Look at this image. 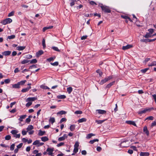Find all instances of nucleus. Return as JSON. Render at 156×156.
Masks as SVG:
<instances>
[{"instance_id": "obj_1", "label": "nucleus", "mask_w": 156, "mask_h": 156, "mask_svg": "<svg viewBox=\"0 0 156 156\" xmlns=\"http://www.w3.org/2000/svg\"><path fill=\"white\" fill-rule=\"evenodd\" d=\"M100 6L102 10L106 13H110L111 10L110 8L108 6L104 5L102 4H101Z\"/></svg>"}, {"instance_id": "obj_2", "label": "nucleus", "mask_w": 156, "mask_h": 156, "mask_svg": "<svg viewBox=\"0 0 156 156\" xmlns=\"http://www.w3.org/2000/svg\"><path fill=\"white\" fill-rule=\"evenodd\" d=\"M112 78V76H110L108 77L105 78L103 80H102L99 83L101 85H102L105 83H106L108 81L111 80Z\"/></svg>"}, {"instance_id": "obj_3", "label": "nucleus", "mask_w": 156, "mask_h": 156, "mask_svg": "<svg viewBox=\"0 0 156 156\" xmlns=\"http://www.w3.org/2000/svg\"><path fill=\"white\" fill-rule=\"evenodd\" d=\"M12 21V20L10 18H8L2 20L1 23L3 25H6L7 24L11 23Z\"/></svg>"}, {"instance_id": "obj_4", "label": "nucleus", "mask_w": 156, "mask_h": 156, "mask_svg": "<svg viewBox=\"0 0 156 156\" xmlns=\"http://www.w3.org/2000/svg\"><path fill=\"white\" fill-rule=\"evenodd\" d=\"M54 151V148H48L46 151L48 152V154L49 155H51L53 154V152Z\"/></svg>"}, {"instance_id": "obj_5", "label": "nucleus", "mask_w": 156, "mask_h": 156, "mask_svg": "<svg viewBox=\"0 0 156 156\" xmlns=\"http://www.w3.org/2000/svg\"><path fill=\"white\" fill-rule=\"evenodd\" d=\"M151 109H152V108H145L143 110L139 111L138 112V114H141L143 113H146L147 112L151 111Z\"/></svg>"}, {"instance_id": "obj_6", "label": "nucleus", "mask_w": 156, "mask_h": 156, "mask_svg": "<svg viewBox=\"0 0 156 156\" xmlns=\"http://www.w3.org/2000/svg\"><path fill=\"white\" fill-rule=\"evenodd\" d=\"M68 135L66 134H64L62 136L59 137L58 139V140L59 141H63L66 139Z\"/></svg>"}, {"instance_id": "obj_7", "label": "nucleus", "mask_w": 156, "mask_h": 156, "mask_svg": "<svg viewBox=\"0 0 156 156\" xmlns=\"http://www.w3.org/2000/svg\"><path fill=\"white\" fill-rule=\"evenodd\" d=\"M128 142L127 141H124L120 144V146L122 147H127L129 145V144H127Z\"/></svg>"}, {"instance_id": "obj_8", "label": "nucleus", "mask_w": 156, "mask_h": 156, "mask_svg": "<svg viewBox=\"0 0 156 156\" xmlns=\"http://www.w3.org/2000/svg\"><path fill=\"white\" fill-rule=\"evenodd\" d=\"M133 47V46L130 44H127L126 46H123L122 48V49L123 50H126L130 48H131Z\"/></svg>"}, {"instance_id": "obj_9", "label": "nucleus", "mask_w": 156, "mask_h": 156, "mask_svg": "<svg viewBox=\"0 0 156 156\" xmlns=\"http://www.w3.org/2000/svg\"><path fill=\"white\" fill-rule=\"evenodd\" d=\"M143 131L145 133L147 136H148L149 135V132L147 130V126H145L143 128Z\"/></svg>"}, {"instance_id": "obj_10", "label": "nucleus", "mask_w": 156, "mask_h": 156, "mask_svg": "<svg viewBox=\"0 0 156 156\" xmlns=\"http://www.w3.org/2000/svg\"><path fill=\"white\" fill-rule=\"evenodd\" d=\"M37 98L35 97H32V98H29L27 99L26 101L27 102L28 101H34L37 100Z\"/></svg>"}, {"instance_id": "obj_11", "label": "nucleus", "mask_w": 156, "mask_h": 156, "mask_svg": "<svg viewBox=\"0 0 156 156\" xmlns=\"http://www.w3.org/2000/svg\"><path fill=\"white\" fill-rule=\"evenodd\" d=\"M126 123L128 124L132 125L135 126H136V124L134 121H126Z\"/></svg>"}, {"instance_id": "obj_12", "label": "nucleus", "mask_w": 156, "mask_h": 156, "mask_svg": "<svg viewBox=\"0 0 156 156\" xmlns=\"http://www.w3.org/2000/svg\"><path fill=\"white\" fill-rule=\"evenodd\" d=\"M96 111L98 112V113L101 114H105L106 113V111L102 110H97Z\"/></svg>"}, {"instance_id": "obj_13", "label": "nucleus", "mask_w": 156, "mask_h": 156, "mask_svg": "<svg viewBox=\"0 0 156 156\" xmlns=\"http://www.w3.org/2000/svg\"><path fill=\"white\" fill-rule=\"evenodd\" d=\"M11 53V51H6L2 53V54L4 55L7 56L9 55Z\"/></svg>"}, {"instance_id": "obj_14", "label": "nucleus", "mask_w": 156, "mask_h": 156, "mask_svg": "<svg viewBox=\"0 0 156 156\" xmlns=\"http://www.w3.org/2000/svg\"><path fill=\"white\" fill-rule=\"evenodd\" d=\"M43 53V51L42 50H40L36 53V56L38 57L42 55Z\"/></svg>"}, {"instance_id": "obj_15", "label": "nucleus", "mask_w": 156, "mask_h": 156, "mask_svg": "<svg viewBox=\"0 0 156 156\" xmlns=\"http://www.w3.org/2000/svg\"><path fill=\"white\" fill-rule=\"evenodd\" d=\"M140 155V156H148L149 154L148 152H141Z\"/></svg>"}, {"instance_id": "obj_16", "label": "nucleus", "mask_w": 156, "mask_h": 156, "mask_svg": "<svg viewBox=\"0 0 156 156\" xmlns=\"http://www.w3.org/2000/svg\"><path fill=\"white\" fill-rule=\"evenodd\" d=\"M53 27V26H51L44 27L43 29V32H44L46 30L48 29H51Z\"/></svg>"}, {"instance_id": "obj_17", "label": "nucleus", "mask_w": 156, "mask_h": 156, "mask_svg": "<svg viewBox=\"0 0 156 156\" xmlns=\"http://www.w3.org/2000/svg\"><path fill=\"white\" fill-rule=\"evenodd\" d=\"M115 82V81H113V82L110 83H109L106 86V88H109L110 87H111L114 84Z\"/></svg>"}, {"instance_id": "obj_18", "label": "nucleus", "mask_w": 156, "mask_h": 156, "mask_svg": "<svg viewBox=\"0 0 156 156\" xmlns=\"http://www.w3.org/2000/svg\"><path fill=\"white\" fill-rule=\"evenodd\" d=\"M25 46H18L16 48V49L19 51L23 50L25 49Z\"/></svg>"}, {"instance_id": "obj_19", "label": "nucleus", "mask_w": 156, "mask_h": 156, "mask_svg": "<svg viewBox=\"0 0 156 156\" xmlns=\"http://www.w3.org/2000/svg\"><path fill=\"white\" fill-rule=\"evenodd\" d=\"M41 140L43 142H45L48 141L49 139L47 136H43L41 137Z\"/></svg>"}, {"instance_id": "obj_20", "label": "nucleus", "mask_w": 156, "mask_h": 156, "mask_svg": "<svg viewBox=\"0 0 156 156\" xmlns=\"http://www.w3.org/2000/svg\"><path fill=\"white\" fill-rule=\"evenodd\" d=\"M86 121L87 119L85 118H82L78 120V121L79 123H81Z\"/></svg>"}, {"instance_id": "obj_21", "label": "nucleus", "mask_w": 156, "mask_h": 156, "mask_svg": "<svg viewBox=\"0 0 156 156\" xmlns=\"http://www.w3.org/2000/svg\"><path fill=\"white\" fill-rule=\"evenodd\" d=\"M30 88L31 87L30 86L29 87H27V88L23 89L21 91L23 92H25L28 91Z\"/></svg>"}, {"instance_id": "obj_22", "label": "nucleus", "mask_w": 156, "mask_h": 156, "mask_svg": "<svg viewBox=\"0 0 156 156\" xmlns=\"http://www.w3.org/2000/svg\"><path fill=\"white\" fill-rule=\"evenodd\" d=\"M73 90V88L71 87H68L67 89V92L69 94H70Z\"/></svg>"}, {"instance_id": "obj_23", "label": "nucleus", "mask_w": 156, "mask_h": 156, "mask_svg": "<svg viewBox=\"0 0 156 156\" xmlns=\"http://www.w3.org/2000/svg\"><path fill=\"white\" fill-rule=\"evenodd\" d=\"M148 66H156V61H153L151 63H149L148 64Z\"/></svg>"}, {"instance_id": "obj_24", "label": "nucleus", "mask_w": 156, "mask_h": 156, "mask_svg": "<svg viewBox=\"0 0 156 156\" xmlns=\"http://www.w3.org/2000/svg\"><path fill=\"white\" fill-rule=\"evenodd\" d=\"M49 122L53 124L55 122V119L54 117H50L49 120Z\"/></svg>"}, {"instance_id": "obj_25", "label": "nucleus", "mask_w": 156, "mask_h": 156, "mask_svg": "<svg viewBox=\"0 0 156 156\" xmlns=\"http://www.w3.org/2000/svg\"><path fill=\"white\" fill-rule=\"evenodd\" d=\"M75 126H76L75 125H71L70 127V130L72 131H73L75 129Z\"/></svg>"}, {"instance_id": "obj_26", "label": "nucleus", "mask_w": 156, "mask_h": 156, "mask_svg": "<svg viewBox=\"0 0 156 156\" xmlns=\"http://www.w3.org/2000/svg\"><path fill=\"white\" fill-rule=\"evenodd\" d=\"M33 126L31 125H30L28 126V127L27 128V131L33 129Z\"/></svg>"}, {"instance_id": "obj_27", "label": "nucleus", "mask_w": 156, "mask_h": 156, "mask_svg": "<svg viewBox=\"0 0 156 156\" xmlns=\"http://www.w3.org/2000/svg\"><path fill=\"white\" fill-rule=\"evenodd\" d=\"M30 62V61L28 60V59H25L23 60V61H22L21 62V63L22 64H25L26 63H28V62Z\"/></svg>"}, {"instance_id": "obj_28", "label": "nucleus", "mask_w": 156, "mask_h": 156, "mask_svg": "<svg viewBox=\"0 0 156 156\" xmlns=\"http://www.w3.org/2000/svg\"><path fill=\"white\" fill-rule=\"evenodd\" d=\"M45 133V131H42L41 130H40L38 133V135L40 136H42L44 135Z\"/></svg>"}, {"instance_id": "obj_29", "label": "nucleus", "mask_w": 156, "mask_h": 156, "mask_svg": "<svg viewBox=\"0 0 156 156\" xmlns=\"http://www.w3.org/2000/svg\"><path fill=\"white\" fill-rule=\"evenodd\" d=\"M121 17L125 19H126V20H127V19H128L130 21H132V20H131V19L128 16H121Z\"/></svg>"}, {"instance_id": "obj_30", "label": "nucleus", "mask_w": 156, "mask_h": 156, "mask_svg": "<svg viewBox=\"0 0 156 156\" xmlns=\"http://www.w3.org/2000/svg\"><path fill=\"white\" fill-rule=\"evenodd\" d=\"M106 119H105L103 120H96V122H97L98 124H101Z\"/></svg>"}, {"instance_id": "obj_31", "label": "nucleus", "mask_w": 156, "mask_h": 156, "mask_svg": "<svg viewBox=\"0 0 156 156\" xmlns=\"http://www.w3.org/2000/svg\"><path fill=\"white\" fill-rule=\"evenodd\" d=\"M99 140L98 139H94L92 140H91L89 141V143L91 144H93L95 142L98 141Z\"/></svg>"}, {"instance_id": "obj_32", "label": "nucleus", "mask_w": 156, "mask_h": 156, "mask_svg": "<svg viewBox=\"0 0 156 156\" xmlns=\"http://www.w3.org/2000/svg\"><path fill=\"white\" fill-rule=\"evenodd\" d=\"M15 37V36L14 35H12L10 36H8L7 37V40L8 39H11L14 38Z\"/></svg>"}, {"instance_id": "obj_33", "label": "nucleus", "mask_w": 156, "mask_h": 156, "mask_svg": "<svg viewBox=\"0 0 156 156\" xmlns=\"http://www.w3.org/2000/svg\"><path fill=\"white\" fill-rule=\"evenodd\" d=\"M20 84L19 83H18L17 84L13 85L12 86V87H13L14 88H19L20 87Z\"/></svg>"}, {"instance_id": "obj_34", "label": "nucleus", "mask_w": 156, "mask_h": 156, "mask_svg": "<svg viewBox=\"0 0 156 156\" xmlns=\"http://www.w3.org/2000/svg\"><path fill=\"white\" fill-rule=\"evenodd\" d=\"M94 136V135L93 133H90L87 135V136H86V138L87 139H90L91 137V136Z\"/></svg>"}, {"instance_id": "obj_35", "label": "nucleus", "mask_w": 156, "mask_h": 156, "mask_svg": "<svg viewBox=\"0 0 156 156\" xmlns=\"http://www.w3.org/2000/svg\"><path fill=\"white\" fill-rule=\"evenodd\" d=\"M59 99H65L66 98V96L64 95H59L57 97Z\"/></svg>"}, {"instance_id": "obj_36", "label": "nucleus", "mask_w": 156, "mask_h": 156, "mask_svg": "<svg viewBox=\"0 0 156 156\" xmlns=\"http://www.w3.org/2000/svg\"><path fill=\"white\" fill-rule=\"evenodd\" d=\"M40 87L44 89H50L48 87L44 85H41Z\"/></svg>"}, {"instance_id": "obj_37", "label": "nucleus", "mask_w": 156, "mask_h": 156, "mask_svg": "<svg viewBox=\"0 0 156 156\" xmlns=\"http://www.w3.org/2000/svg\"><path fill=\"white\" fill-rule=\"evenodd\" d=\"M66 112L64 111H60L58 112L57 113V114H60V115H63V114H66Z\"/></svg>"}, {"instance_id": "obj_38", "label": "nucleus", "mask_w": 156, "mask_h": 156, "mask_svg": "<svg viewBox=\"0 0 156 156\" xmlns=\"http://www.w3.org/2000/svg\"><path fill=\"white\" fill-rule=\"evenodd\" d=\"M55 58V57H51L47 59V61L50 62L54 60Z\"/></svg>"}, {"instance_id": "obj_39", "label": "nucleus", "mask_w": 156, "mask_h": 156, "mask_svg": "<svg viewBox=\"0 0 156 156\" xmlns=\"http://www.w3.org/2000/svg\"><path fill=\"white\" fill-rule=\"evenodd\" d=\"M52 48L56 51H57L58 52H60V50L58 49V48L56 47H52Z\"/></svg>"}, {"instance_id": "obj_40", "label": "nucleus", "mask_w": 156, "mask_h": 156, "mask_svg": "<svg viewBox=\"0 0 156 156\" xmlns=\"http://www.w3.org/2000/svg\"><path fill=\"white\" fill-rule=\"evenodd\" d=\"M11 133L13 135H15L18 133V131L16 130H13L11 131Z\"/></svg>"}, {"instance_id": "obj_41", "label": "nucleus", "mask_w": 156, "mask_h": 156, "mask_svg": "<svg viewBox=\"0 0 156 156\" xmlns=\"http://www.w3.org/2000/svg\"><path fill=\"white\" fill-rule=\"evenodd\" d=\"M144 37L146 38H148L151 37V34L150 33H147Z\"/></svg>"}, {"instance_id": "obj_42", "label": "nucleus", "mask_w": 156, "mask_h": 156, "mask_svg": "<svg viewBox=\"0 0 156 156\" xmlns=\"http://www.w3.org/2000/svg\"><path fill=\"white\" fill-rule=\"evenodd\" d=\"M154 119V117L152 116H150L147 117L145 120H153Z\"/></svg>"}, {"instance_id": "obj_43", "label": "nucleus", "mask_w": 156, "mask_h": 156, "mask_svg": "<svg viewBox=\"0 0 156 156\" xmlns=\"http://www.w3.org/2000/svg\"><path fill=\"white\" fill-rule=\"evenodd\" d=\"M51 64L52 66H56L58 65V63L57 62H55L54 63H51Z\"/></svg>"}, {"instance_id": "obj_44", "label": "nucleus", "mask_w": 156, "mask_h": 156, "mask_svg": "<svg viewBox=\"0 0 156 156\" xmlns=\"http://www.w3.org/2000/svg\"><path fill=\"white\" fill-rule=\"evenodd\" d=\"M39 144V141L38 140H35L33 144L34 145H37Z\"/></svg>"}, {"instance_id": "obj_45", "label": "nucleus", "mask_w": 156, "mask_h": 156, "mask_svg": "<svg viewBox=\"0 0 156 156\" xmlns=\"http://www.w3.org/2000/svg\"><path fill=\"white\" fill-rule=\"evenodd\" d=\"M26 80H22V81H20V82H18V83L20 84V85H23L26 83Z\"/></svg>"}, {"instance_id": "obj_46", "label": "nucleus", "mask_w": 156, "mask_h": 156, "mask_svg": "<svg viewBox=\"0 0 156 156\" xmlns=\"http://www.w3.org/2000/svg\"><path fill=\"white\" fill-rule=\"evenodd\" d=\"M11 138V136L9 135H7L5 136V139L6 140H9Z\"/></svg>"}, {"instance_id": "obj_47", "label": "nucleus", "mask_w": 156, "mask_h": 156, "mask_svg": "<svg viewBox=\"0 0 156 156\" xmlns=\"http://www.w3.org/2000/svg\"><path fill=\"white\" fill-rule=\"evenodd\" d=\"M79 146V143L78 142H76L74 145V148H78V147Z\"/></svg>"}, {"instance_id": "obj_48", "label": "nucleus", "mask_w": 156, "mask_h": 156, "mask_svg": "<svg viewBox=\"0 0 156 156\" xmlns=\"http://www.w3.org/2000/svg\"><path fill=\"white\" fill-rule=\"evenodd\" d=\"M15 146V144H13L11 145L10 147V149L11 150L13 151L14 149Z\"/></svg>"}, {"instance_id": "obj_49", "label": "nucleus", "mask_w": 156, "mask_h": 156, "mask_svg": "<svg viewBox=\"0 0 156 156\" xmlns=\"http://www.w3.org/2000/svg\"><path fill=\"white\" fill-rule=\"evenodd\" d=\"M149 69L148 68H145L144 69H142L141 70V72L143 73H146L147 71Z\"/></svg>"}, {"instance_id": "obj_50", "label": "nucleus", "mask_w": 156, "mask_h": 156, "mask_svg": "<svg viewBox=\"0 0 156 156\" xmlns=\"http://www.w3.org/2000/svg\"><path fill=\"white\" fill-rule=\"evenodd\" d=\"M37 60L36 59H34L32 60L30 62V63H36L37 62Z\"/></svg>"}, {"instance_id": "obj_51", "label": "nucleus", "mask_w": 156, "mask_h": 156, "mask_svg": "<svg viewBox=\"0 0 156 156\" xmlns=\"http://www.w3.org/2000/svg\"><path fill=\"white\" fill-rule=\"evenodd\" d=\"M14 11H12L9 14L8 16L10 17L13 16L14 15Z\"/></svg>"}, {"instance_id": "obj_52", "label": "nucleus", "mask_w": 156, "mask_h": 156, "mask_svg": "<svg viewBox=\"0 0 156 156\" xmlns=\"http://www.w3.org/2000/svg\"><path fill=\"white\" fill-rule=\"evenodd\" d=\"M75 114H81L82 113V112L81 111H76L75 112Z\"/></svg>"}, {"instance_id": "obj_53", "label": "nucleus", "mask_w": 156, "mask_h": 156, "mask_svg": "<svg viewBox=\"0 0 156 156\" xmlns=\"http://www.w3.org/2000/svg\"><path fill=\"white\" fill-rule=\"evenodd\" d=\"M64 145V143L63 142H61L57 145V147H60L63 146Z\"/></svg>"}, {"instance_id": "obj_54", "label": "nucleus", "mask_w": 156, "mask_h": 156, "mask_svg": "<svg viewBox=\"0 0 156 156\" xmlns=\"http://www.w3.org/2000/svg\"><path fill=\"white\" fill-rule=\"evenodd\" d=\"M42 45L44 48H45L46 47L45 44V40L44 39H43L42 40Z\"/></svg>"}, {"instance_id": "obj_55", "label": "nucleus", "mask_w": 156, "mask_h": 156, "mask_svg": "<svg viewBox=\"0 0 156 156\" xmlns=\"http://www.w3.org/2000/svg\"><path fill=\"white\" fill-rule=\"evenodd\" d=\"M66 121V118H62L61 119L59 122H60V123H61L63 122Z\"/></svg>"}, {"instance_id": "obj_56", "label": "nucleus", "mask_w": 156, "mask_h": 156, "mask_svg": "<svg viewBox=\"0 0 156 156\" xmlns=\"http://www.w3.org/2000/svg\"><path fill=\"white\" fill-rule=\"evenodd\" d=\"M97 72L98 73L99 75L100 76H101L102 75V73L101 71L100 70H97Z\"/></svg>"}, {"instance_id": "obj_57", "label": "nucleus", "mask_w": 156, "mask_h": 156, "mask_svg": "<svg viewBox=\"0 0 156 156\" xmlns=\"http://www.w3.org/2000/svg\"><path fill=\"white\" fill-rule=\"evenodd\" d=\"M156 125V121H154L152 122L151 124V127H153Z\"/></svg>"}, {"instance_id": "obj_58", "label": "nucleus", "mask_w": 156, "mask_h": 156, "mask_svg": "<svg viewBox=\"0 0 156 156\" xmlns=\"http://www.w3.org/2000/svg\"><path fill=\"white\" fill-rule=\"evenodd\" d=\"M32 104V103L31 102H28L26 104V106L27 107H29Z\"/></svg>"}, {"instance_id": "obj_59", "label": "nucleus", "mask_w": 156, "mask_h": 156, "mask_svg": "<svg viewBox=\"0 0 156 156\" xmlns=\"http://www.w3.org/2000/svg\"><path fill=\"white\" fill-rule=\"evenodd\" d=\"M23 145V143H21L17 146V147L18 149L20 148Z\"/></svg>"}, {"instance_id": "obj_60", "label": "nucleus", "mask_w": 156, "mask_h": 156, "mask_svg": "<svg viewBox=\"0 0 156 156\" xmlns=\"http://www.w3.org/2000/svg\"><path fill=\"white\" fill-rule=\"evenodd\" d=\"M148 31L149 32V33L151 34L154 32V30L152 29H150L148 30Z\"/></svg>"}, {"instance_id": "obj_61", "label": "nucleus", "mask_w": 156, "mask_h": 156, "mask_svg": "<svg viewBox=\"0 0 156 156\" xmlns=\"http://www.w3.org/2000/svg\"><path fill=\"white\" fill-rule=\"evenodd\" d=\"M30 116H29V117L27 118L26 120V122L27 123L29 122L30 121Z\"/></svg>"}, {"instance_id": "obj_62", "label": "nucleus", "mask_w": 156, "mask_h": 156, "mask_svg": "<svg viewBox=\"0 0 156 156\" xmlns=\"http://www.w3.org/2000/svg\"><path fill=\"white\" fill-rule=\"evenodd\" d=\"M10 80L9 79H6L5 80L4 82L6 83H8L10 82Z\"/></svg>"}, {"instance_id": "obj_63", "label": "nucleus", "mask_w": 156, "mask_h": 156, "mask_svg": "<svg viewBox=\"0 0 156 156\" xmlns=\"http://www.w3.org/2000/svg\"><path fill=\"white\" fill-rule=\"evenodd\" d=\"M78 148H74V150H73V152L75 153H76L78 152Z\"/></svg>"}, {"instance_id": "obj_64", "label": "nucleus", "mask_w": 156, "mask_h": 156, "mask_svg": "<svg viewBox=\"0 0 156 156\" xmlns=\"http://www.w3.org/2000/svg\"><path fill=\"white\" fill-rule=\"evenodd\" d=\"M14 137H15L16 138H20V134H16L14 135Z\"/></svg>"}]
</instances>
